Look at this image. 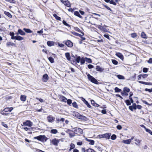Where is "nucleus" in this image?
Wrapping results in <instances>:
<instances>
[{"label": "nucleus", "mask_w": 152, "mask_h": 152, "mask_svg": "<svg viewBox=\"0 0 152 152\" xmlns=\"http://www.w3.org/2000/svg\"><path fill=\"white\" fill-rule=\"evenodd\" d=\"M87 76L88 80L91 82L96 84H98L99 83V82L97 80L89 74H88Z\"/></svg>", "instance_id": "f257e3e1"}, {"label": "nucleus", "mask_w": 152, "mask_h": 152, "mask_svg": "<svg viewBox=\"0 0 152 152\" xmlns=\"http://www.w3.org/2000/svg\"><path fill=\"white\" fill-rule=\"evenodd\" d=\"M34 138L42 142L46 141L47 140V137L45 135H39L36 137H34Z\"/></svg>", "instance_id": "f03ea898"}, {"label": "nucleus", "mask_w": 152, "mask_h": 152, "mask_svg": "<svg viewBox=\"0 0 152 152\" xmlns=\"http://www.w3.org/2000/svg\"><path fill=\"white\" fill-rule=\"evenodd\" d=\"M23 124H21L22 126H25L31 127L32 126L33 123L30 121L27 120L25 122H23Z\"/></svg>", "instance_id": "7ed1b4c3"}, {"label": "nucleus", "mask_w": 152, "mask_h": 152, "mask_svg": "<svg viewBox=\"0 0 152 152\" xmlns=\"http://www.w3.org/2000/svg\"><path fill=\"white\" fill-rule=\"evenodd\" d=\"M75 133L78 135L81 134L83 133V131L82 129L80 128H77L74 130Z\"/></svg>", "instance_id": "20e7f679"}, {"label": "nucleus", "mask_w": 152, "mask_h": 152, "mask_svg": "<svg viewBox=\"0 0 152 152\" xmlns=\"http://www.w3.org/2000/svg\"><path fill=\"white\" fill-rule=\"evenodd\" d=\"M50 142L54 145L55 146H57L58 143L59 142V140L58 139L54 138L52 140H51Z\"/></svg>", "instance_id": "39448f33"}, {"label": "nucleus", "mask_w": 152, "mask_h": 152, "mask_svg": "<svg viewBox=\"0 0 152 152\" xmlns=\"http://www.w3.org/2000/svg\"><path fill=\"white\" fill-rule=\"evenodd\" d=\"M61 1L65 5L69 7H70V5L69 2L68 0L64 1L63 0H61Z\"/></svg>", "instance_id": "423d86ee"}, {"label": "nucleus", "mask_w": 152, "mask_h": 152, "mask_svg": "<svg viewBox=\"0 0 152 152\" xmlns=\"http://www.w3.org/2000/svg\"><path fill=\"white\" fill-rule=\"evenodd\" d=\"M65 44L68 47L71 48L73 45V43L70 40H67Z\"/></svg>", "instance_id": "0eeeda50"}, {"label": "nucleus", "mask_w": 152, "mask_h": 152, "mask_svg": "<svg viewBox=\"0 0 152 152\" xmlns=\"http://www.w3.org/2000/svg\"><path fill=\"white\" fill-rule=\"evenodd\" d=\"M47 120L50 123H52L54 121V118L51 115L48 116L47 117Z\"/></svg>", "instance_id": "6e6552de"}, {"label": "nucleus", "mask_w": 152, "mask_h": 152, "mask_svg": "<svg viewBox=\"0 0 152 152\" xmlns=\"http://www.w3.org/2000/svg\"><path fill=\"white\" fill-rule=\"evenodd\" d=\"M48 80V76L47 74H45L43 76L42 80L44 82H46Z\"/></svg>", "instance_id": "1a4fd4ad"}, {"label": "nucleus", "mask_w": 152, "mask_h": 152, "mask_svg": "<svg viewBox=\"0 0 152 152\" xmlns=\"http://www.w3.org/2000/svg\"><path fill=\"white\" fill-rule=\"evenodd\" d=\"M115 55L117 56L118 58H120L122 60H123L124 59V57L122 54L120 53H116Z\"/></svg>", "instance_id": "9d476101"}, {"label": "nucleus", "mask_w": 152, "mask_h": 152, "mask_svg": "<svg viewBox=\"0 0 152 152\" xmlns=\"http://www.w3.org/2000/svg\"><path fill=\"white\" fill-rule=\"evenodd\" d=\"M137 105L135 103H133L132 106H129V109L132 111H133V109H136Z\"/></svg>", "instance_id": "9b49d317"}, {"label": "nucleus", "mask_w": 152, "mask_h": 152, "mask_svg": "<svg viewBox=\"0 0 152 152\" xmlns=\"http://www.w3.org/2000/svg\"><path fill=\"white\" fill-rule=\"evenodd\" d=\"M96 71H99L100 72H102L103 71L104 69L101 67L100 66H97L96 67Z\"/></svg>", "instance_id": "f8f14e48"}, {"label": "nucleus", "mask_w": 152, "mask_h": 152, "mask_svg": "<svg viewBox=\"0 0 152 152\" xmlns=\"http://www.w3.org/2000/svg\"><path fill=\"white\" fill-rule=\"evenodd\" d=\"M13 109V108L12 107H7L4 109L3 111L5 112H10Z\"/></svg>", "instance_id": "ddd939ff"}, {"label": "nucleus", "mask_w": 152, "mask_h": 152, "mask_svg": "<svg viewBox=\"0 0 152 152\" xmlns=\"http://www.w3.org/2000/svg\"><path fill=\"white\" fill-rule=\"evenodd\" d=\"M111 135V133H106L103 134L104 138H105L107 139H109L110 138V136Z\"/></svg>", "instance_id": "4468645a"}, {"label": "nucleus", "mask_w": 152, "mask_h": 152, "mask_svg": "<svg viewBox=\"0 0 152 152\" xmlns=\"http://www.w3.org/2000/svg\"><path fill=\"white\" fill-rule=\"evenodd\" d=\"M81 33L82 34V35L80 34L77 33H76V35L77 36H79L82 39V40H85L86 39L84 37H82L83 35H84V33L83 32H82Z\"/></svg>", "instance_id": "2eb2a0df"}, {"label": "nucleus", "mask_w": 152, "mask_h": 152, "mask_svg": "<svg viewBox=\"0 0 152 152\" xmlns=\"http://www.w3.org/2000/svg\"><path fill=\"white\" fill-rule=\"evenodd\" d=\"M73 116L77 117V118L79 119L80 116V114L76 112H74L72 114Z\"/></svg>", "instance_id": "dca6fc26"}, {"label": "nucleus", "mask_w": 152, "mask_h": 152, "mask_svg": "<svg viewBox=\"0 0 152 152\" xmlns=\"http://www.w3.org/2000/svg\"><path fill=\"white\" fill-rule=\"evenodd\" d=\"M138 82L141 84L147 85H152V83L150 82H145L139 81Z\"/></svg>", "instance_id": "f3484780"}, {"label": "nucleus", "mask_w": 152, "mask_h": 152, "mask_svg": "<svg viewBox=\"0 0 152 152\" xmlns=\"http://www.w3.org/2000/svg\"><path fill=\"white\" fill-rule=\"evenodd\" d=\"M15 37V38H13L12 39H16L19 41L23 39V37L19 36H16Z\"/></svg>", "instance_id": "a211bd4d"}, {"label": "nucleus", "mask_w": 152, "mask_h": 152, "mask_svg": "<svg viewBox=\"0 0 152 152\" xmlns=\"http://www.w3.org/2000/svg\"><path fill=\"white\" fill-rule=\"evenodd\" d=\"M6 45L7 47H9L10 46H15V44L13 42H7L6 43Z\"/></svg>", "instance_id": "6ab92c4d"}, {"label": "nucleus", "mask_w": 152, "mask_h": 152, "mask_svg": "<svg viewBox=\"0 0 152 152\" xmlns=\"http://www.w3.org/2000/svg\"><path fill=\"white\" fill-rule=\"evenodd\" d=\"M47 44L48 46L51 47L54 45V42L53 41H48L47 42Z\"/></svg>", "instance_id": "aec40b11"}, {"label": "nucleus", "mask_w": 152, "mask_h": 152, "mask_svg": "<svg viewBox=\"0 0 152 152\" xmlns=\"http://www.w3.org/2000/svg\"><path fill=\"white\" fill-rule=\"evenodd\" d=\"M65 56L67 60L70 61L71 59L70 53H65Z\"/></svg>", "instance_id": "412c9836"}, {"label": "nucleus", "mask_w": 152, "mask_h": 152, "mask_svg": "<svg viewBox=\"0 0 152 152\" xmlns=\"http://www.w3.org/2000/svg\"><path fill=\"white\" fill-rule=\"evenodd\" d=\"M86 140L89 142V144L90 145H94V144L95 142L93 140L88 139L87 138H86Z\"/></svg>", "instance_id": "4be33fe9"}, {"label": "nucleus", "mask_w": 152, "mask_h": 152, "mask_svg": "<svg viewBox=\"0 0 152 152\" xmlns=\"http://www.w3.org/2000/svg\"><path fill=\"white\" fill-rule=\"evenodd\" d=\"M74 14L75 16H76L81 18H83L80 15L79 12H78V11H75L74 12Z\"/></svg>", "instance_id": "5701e85b"}, {"label": "nucleus", "mask_w": 152, "mask_h": 152, "mask_svg": "<svg viewBox=\"0 0 152 152\" xmlns=\"http://www.w3.org/2000/svg\"><path fill=\"white\" fill-rule=\"evenodd\" d=\"M20 99L21 101L24 102L26 99V96L24 95H21L20 96Z\"/></svg>", "instance_id": "b1692460"}, {"label": "nucleus", "mask_w": 152, "mask_h": 152, "mask_svg": "<svg viewBox=\"0 0 152 152\" xmlns=\"http://www.w3.org/2000/svg\"><path fill=\"white\" fill-rule=\"evenodd\" d=\"M80 64L81 65H83L84 64L85 62L86 61L85 57H82L81 58L80 60Z\"/></svg>", "instance_id": "393cba45"}, {"label": "nucleus", "mask_w": 152, "mask_h": 152, "mask_svg": "<svg viewBox=\"0 0 152 152\" xmlns=\"http://www.w3.org/2000/svg\"><path fill=\"white\" fill-rule=\"evenodd\" d=\"M18 32L19 34L22 35H24L25 34V33L21 29L18 30Z\"/></svg>", "instance_id": "a878e982"}, {"label": "nucleus", "mask_w": 152, "mask_h": 152, "mask_svg": "<svg viewBox=\"0 0 152 152\" xmlns=\"http://www.w3.org/2000/svg\"><path fill=\"white\" fill-rule=\"evenodd\" d=\"M122 142L123 143L127 144H129L131 142L130 141V140H129V139L126 140H123Z\"/></svg>", "instance_id": "bb28decb"}, {"label": "nucleus", "mask_w": 152, "mask_h": 152, "mask_svg": "<svg viewBox=\"0 0 152 152\" xmlns=\"http://www.w3.org/2000/svg\"><path fill=\"white\" fill-rule=\"evenodd\" d=\"M91 104L94 106L97 107L99 106V105L97 103H95V101L93 100H91Z\"/></svg>", "instance_id": "cd10ccee"}, {"label": "nucleus", "mask_w": 152, "mask_h": 152, "mask_svg": "<svg viewBox=\"0 0 152 152\" xmlns=\"http://www.w3.org/2000/svg\"><path fill=\"white\" fill-rule=\"evenodd\" d=\"M4 13L10 18H12V16L11 14L9 12L4 11Z\"/></svg>", "instance_id": "c85d7f7f"}, {"label": "nucleus", "mask_w": 152, "mask_h": 152, "mask_svg": "<svg viewBox=\"0 0 152 152\" xmlns=\"http://www.w3.org/2000/svg\"><path fill=\"white\" fill-rule=\"evenodd\" d=\"M79 119H81V120H83L86 121L87 119V118L85 116H83V115H81L80 116V117L79 118Z\"/></svg>", "instance_id": "c756f323"}, {"label": "nucleus", "mask_w": 152, "mask_h": 152, "mask_svg": "<svg viewBox=\"0 0 152 152\" xmlns=\"http://www.w3.org/2000/svg\"><path fill=\"white\" fill-rule=\"evenodd\" d=\"M53 16L57 20H61V18L57 15L56 14H53Z\"/></svg>", "instance_id": "7c9ffc66"}, {"label": "nucleus", "mask_w": 152, "mask_h": 152, "mask_svg": "<svg viewBox=\"0 0 152 152\" xmlns=\"http://www.w3.org/2000/svg\"><path fill=\"white\" fill-rule=\"evenodd\" d=\"M86 61L88 63H92V61L91 59L90 58H88L86 57H85Z\"/></svg>", "instance_id": "2f4dec72"}, {"label": "nucleus", "mask_w": 152, "mask_h": 152, "mask_svg": "<svg viewBox=\"0 0 152 152\" xmlns=\"http://www.w3.org/2000/svg\"><path fill=\"white\" fill-rule=\"evenodd\" d=\"M98 28L99 29L103 31H105L106 30V29L104 28L103 26H102L100 25H99L98 26Z\"/></svg>", "instance_id": "473e14b6"}, {"label": "nucleus", "mask_w": 152, "mask_h": 152, "mask_svg": "<svg viewBox=\"0 0 152 152\" xmlns=\"http://www.w3.org/2000/svg\"><path fill=\"white\" fill-rule=\"evenodd\" d=\"M117 77L119 79L124 80L125 79L124 77L121 75H117Z\"/></svg>", "instance_id": "72a5a7b5"}, {"label": "nucleus", "mask_w": 152, "mask_h": 152, "mask_svg": "<svg viewBox=\"0 0 152 152\" xmlns=\"http://www.w3.org/2000/svg\"><path fill=\"white\" fill-rule=\"evenodd\" d=\"M123 91L124 92H126L128 93L130 91V89L127 87H125L123 88Z\"/></svg>", "instance_id": "f704fd0d"}, {"label": "nucleus", "mask_w": 152, "mask_h": 152, "mask_svg": "<svg viewBox=\"0 0 152 152\" xmlns=\"http://www.w3.org/2000/svg\"><path fill=\"white\" fill-rule=\"evenodd\" d=\"M58 132V131L56 129H53L51 130L50 133L52 134H56Z\"/></svg>", "instance_id": "c9c22d12"}, {"label": "nucleus", "mask_w": 152, "mask_h": 152, "mask_svg": "<svg viewBox=\"0 0 152 152\" xmlns=\"http://www.w3.org/2000/svg\"><path fill=\"white\" fill-rule=\"evenodd\" d=\"M23 30L26 33H31L32 31L29 29L24 28Z\"/></svg>", "instance_id": "e433bc0d"}, {"label": "nucleus", "mask_w": 152, "mask_h": 152, "mask_svg": "<svg viewBox=\"0 0 152 152\" xmlns=\"http://www.w3.org/2000/svg\"><path fill=\"white\" fill-rule=\"evenodd\" d=\"M84 152H94V151L92 149L89 148L86 151H84Z\"/></svg>", "instance_id": "4c0bfd02"}, {"label": "nucleus", "mask_w": 152, "mask_h": 152, "mask_svg": "<svg viewBox=\"0 0 152 152\" xmlns=\"http://www.w3.org/2000/svg\"><path fill=\"white\" fill-rule=\"evenodd\" d=\"M81 57L80 56H78L75 59V61L77 63H79L81 60Z\"/></svg>", "instance_id": "58836bf2"}, {"label": "nucleus", "mask_w": 152, "mask_h": 152, "mask_svg": "<svg viewBox=\"0 0 152 152\" xmlns=\"http://www.w3.org/2000/svg\"><path fill=\"white\" fill-rule=\"evenodd\" d=\"M114 90L115 92H119L121 91V89L117 87L115 88Z\"/></svg>", "instance_id": "ea45409f"}, {"label": "nucleus", "mask_w": 152, "mask_h": 152, "mask_svg": "<svg viewBox=\"0 0 152 152\" xmlns=\"http://www.w3.org/2000/svg\"><path fill=\"white\" fill-rule=\"evenodd\" d=\"M72 105L75 108H78V105L76 102H73L72 103Z\"/></svg>", "instance_id": "a19ab883"}, {"label": "nucleus", "mask_w": 152, "mask_h": 152, "mask_svg": "<svg viewBox=\"0 0 152 152\" xmlns=\"http://www.w3.org/2000/svg\"><path fill=\"white\" fill-rule=\"evenodd\" d=\"M61 101L66 102V100H67V99L65 98L64 96H62L61 97Z\"/></svg>", "instance_id": "79ce46f5"}, {"label": "nucleus", "mask_w": 152, "mask_h": 152, "mask_svg": "<svg viewBox=\"0 0 152 152\" xmlns=\"http://www.w3.org/2000/svg\"><path fill=\"white\" fill-rule=\"evenodd\" d=\"M48 60L51 63L54 62V60L53 58L52 57H50L48 58Z\"/></svg>", "instance_id": "37998d69"}, {"label": "nucleus", "mask_w": 152, "mask_h": 152, "mask_svg": "<svg viewBox=\"0 0 152 152\" xmlns=\"http://www.w3.org/2000/svg\"><path fill=\"white\" fill-rule=\"evenodd\" d=\"M63 23L65 25L68 27H70V25L66 23V21L64 20H63L62 21Z\"/></svg>", "instance_id": "c03bdc74"}, {"label": "nucleus", "mask_w": 152, "mask_h": 152, "mask_svg": "<svg viewBox=\"0 0 152 152\" xmlns=\"http://www.w3.org/2000/svg\"><path fill=\"white\" fill-rule=\"evenodd\" d=\"M10 35L11 36V39H14L13 38H15V36H14L15 33L14 32H10Z\"/></svg>", "instance_id": "a18cd8bd"}, {"label": "nucleus", "mask_w": 152, "mask_h": 152, "mask_svg": "<svg viewBox=\"0 0 152 152\" xmlns=\"http://www.w3.org/2000/svg\"><path fill=\"white\" fill-rule=\"evenodd\" d=\"M126 104L127 105H131V103L130 102L129 99L126 100L125 101Z\"/></svg>", "instance_id": "49530a36"}, {"label": "nucleus", "mask_w": 152, "mask_h": 152, "mask_svg": "<svg viewBox=\"0 0 152 152\" xmlns=\"http://www.w3.org/2000/svg\"><path fill=\"white\" fill-rule=\"evenodd\" d=\"M116 138V136L115 134H113L111 137V139L112 140H115Z\"/></svg>", "instance_id": "de8ad7c7"}, {"label": "nucleus", "mask_w": 152, "mask_h": 152, "mask_svg": "<svg viewBox=\"0 0 152 152\" xmlns=\"http://www.w3.org/2000/svg\"><path fill=\"white\" fill-rule=\"evenodd\" d=\"M112 63L115 65H116L118 64V61L115 59L112 60Z\"/></svg>", "instance_id": "09e8293b"}, {"label": "nucleus", "mask_w": 152, "mask_h": 152, "mask_svg": "<svg viewBox=\"0 0 152 152\" xmlns=\"http://www.w3.org/2000/svg\"><path fill=\"white\" fill-rule=\"evenodd\" d=\"M141 36L143 38H146V35L143 32H142L141 34Z\"/></svg>", "instance_id": "8fccbe9b"}, {"label": "nucleus", "mask_w": 152, "mask_h": 152, "mask_svg": "<svg viewBox=\"0 0 152 152\" xmlns=\"http://www.w3.org/2000/svg\"><path fill=\"white\" fill-rule=\"evenodd\" d=\"M142 102L143 103L145 104H146L148 105L149 106L152 105V103L151 104H149L147 101L145 100H142Z\"/></svg>", "instance_id": "3c124183"}, {"label": "nucleus", "mask_w": 152, "mask_h": 152, "mask_svg": "<svg viewBox=\"0 0 152 152\" xmlns=\"http://www.w3.org/2000/svg\"><path fill=\"white\" fill-rule=\"evenodd\" d=\"M121 94L123 96H127L128 95V94L127 93H126V92H124H124H122L121 93Z\"/></svg>", "instance_id": "603ef678"}, {"label": "nucleus", "mask_w": 152, "mask_h": 152, "mask_svg": "<svg viewBox=\"0 0 152 152\" xmlns=\"http://www.w3.org/2000/svg\"><path fill=\"white\" fill-rule=\"evenodd\" d=\"M69 137L70 138L72 137L75 136V133L71 132H69Z\"/></svg>", "instance_id": "864d4df0"}, {"label": "nucleus", "mask_w": 152, "mask_h": 152, "mask_svg": "<svg viewBox=\"0 0 152 152\" xmlns=\"http://www.w3.org/2000/svg\"><path fill=\"white\" fill-rule=\"evenodd\" d=\"M67 103L69 105H70L72 103V100L70 99H68L67 100Z\"/></svg>", "instance_id": "5fc2aeb1"}, {"label": "nucleus", "mask_w": 152, "mask_h": 152, "mask_svg": "<svg viewBox=\"0 0 152 152\" xmlns=\"http://www.w3.org/2000/svg\"><path fill=\"white\" fill-rule=\"evenodd\" d=\"M87 106V107L89 108H91V106L89 104L88 102L87 101H85V103Z\"/></svg>", "instance_id": "6e6d98bb"}, {"label": "nucleus", "mask_w": 152, "mask_h": 152, "mask_svg": "<svg viewBox=\"0 0 152 152\" xmlns=\"http://www.w3.org/2000/svg\"><path fill=\"white\" fill-rule=\"evenodd\" d=\"M110 4H113L115 5H116V3L115 2H114L113 0H110Z\"/></svg>", "instance_id": "4d7b16f0"}, {"label": "nucleus", "mask_w": 152, "mask_h": 152, "mask_svg": "<svg viewBox=\"0 0 152 152\" xmlns=\"http://www.w3.org/2000/svg\"><path fill=\"white\" fill-rule=\"evenodd\" d=\"M146 132L150 134L151 135H152V131H151L150 130L147 129H146Z\"/></svg>", "instance_id": "13d9d810"}, {"label": "nucleus", "mask_w": 152, "mask_h": 152, "mask_svg": "<svg viewBox=\"0 0 152 152\" xmlns=\"http://www.w3.org/2000/svg\"><path fill=\"white\" fill-rule=\"evenodd\" d=\"M137 36L136 34L135 33H133L131 34V36L132 37L135 38Z\"/></svg>", "instance_id": "bf43d9fd"}, {"label": "nucleus", "mask_w": 152, "mask_h": 152, "mask_svg": "<svg viewBox=\"0 0 152 152\" xmlns=\"http://www.w3.org/2000/svg\"><path fill=\"white\" fill-rule=\"evenodd\" d=\"M148 69L147 68H144L143 69V72H144L146 73L148 72Z\"/></svg>", "instance_id": "052dcab7"}, {"label": "nucleus", "mask_w": 152, "mask_h": 152, "mask_svg": "<svg viewBox=\"0 0 152 152\" xmlns=\"http://www.w3.org/2000/svg\"><path fill=\"white\" fill-rule=\"evenodd\" d=\"M75 147V145L74 144L71 143L70 146V148H71V149H73Z\"/></svg>", "instance_id": "680f3d73"}, {"label": "nucleus", "mask_w": 152, "mask_h": 152, "mask_svg": "<svg viewBox=\"0 0 152 152\" xmlns=\"http://www.w3.org/2000/svg\"><path fill=\"white\" fill-rule=\"evenodd\" d=\"M145 90L146 91H148L149 92L151 93L152 92V88L151 89L146 88L145 89Z\"/></svg>", "instance_id": "e2e57ef3"}, {"label": "nucleus", "mask_w": 152, "mask_h": 152, "mask_svg": "<svg viewBox=\"0 0 152 152\" xmlns=\"http://www.w3.org/2000/svg\"><path fill=\"white\" fill-rule=\"evenodd\" d=\"M135 141V144L137 145H139L140 144V141L138 140H136Z\"/></svg>", "instance_id": "0e129e2a"}, {"label": "nucleus", "mask_w": 152, "mask_h": 152, "mask_svg": "<svg viewBox=\"0 0 152 152\" xmlns=\"http://www.w3.org/2000/svg\"><path fill=\"white\" fill-rule=\"evenodd\" d=\"M88 67L89 69H91L94 67V66L91 64H89L88 66Z\"/></svg>", "instance_id": "69168bd1"}, {"label": "nucleus", "mask_w": 152, "mask_h": 152, "mask_svg": "<svg viewBox=\"0 0 152 152\" xmlns=\"http://www.w3.org/2000/svg\"><path fill=\"white\" fill-rule=\"evenodd\" d=\"M117 128L119 130H121L122 129V127L120 125H118L116 126Z\"/></svg>", "instance_id": "338daca9"}, {"label": "nucleus", "mask_w": 152, "mask_h": 152, "mask_svg": "<svg viewBox=\"0 0 152 152\" xmlns=\"http://www.w3.org/2000/svg\"><path fill=\"white\" fill-rule=\"evenodd\" d=\"M148 62L150 64H151L152 63V58H150L149 60L148 61Z\"/></svg>", "instance_id": "774afa93"}]
</instances>
